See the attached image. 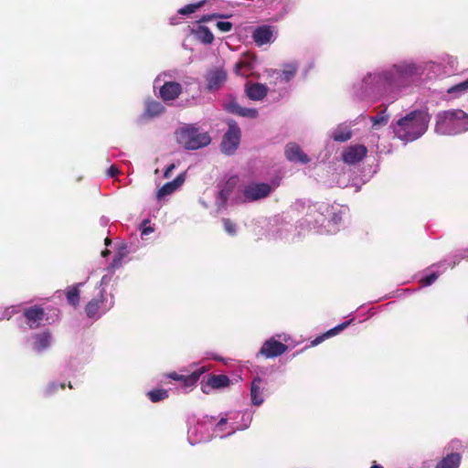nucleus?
Listing matches in <instances>:
<instances>
[{
	"label": "nucleus",
	"mask_w": 468,
	"mask_h": 468,
	"mask_svg": "<svg viewBox=\"0 0 468 468\" xmlns=\"http://www.w3.org/2000/svg\"><path fill=\"white\" fill-rule=\"evenodd\" d=\"M439 65L433 60L419 62L410 57L378 64L362 73L353 84V96L359 101L391 104L412 89L425 69Z\"/></svg>",
	"instance_id": "f257e3e1"
},
{
	"label": "nucleus",
	"mask_w": 468,
	"mask_h": 468,
	"mask_svg": "<svg viewBox=\"0 0 468 468\" xmlns=\"http://www.w3.org/2000/svg\"><path fill=\"white\" fill-rule=\"evenodd\" d=\"M430 121L427 109H416L392 122L390 128L396 138L408 144L420 139L427 132Z\"/></svg>",
	"instance_id": "f03ea898"
},
{
	"label": "nucleus",
	"mask_w": 468,
	"mask_h": 468,
	"mask_svg": "<svg viewBox=\"0 0 468 468\" xmlns=\"http://www.w3.org/2000/svg\"><path fill=\"white\" fill-rule=\"evenodd\" d=\"M175 135L177 144L187 151L205 148L212 142L209 133L197 123L182 124L176 130Z\"/></svg>",
	"instance_id": "7ed1b4c3"
},
{
	"label": "nucleus",
	"mask_w": 468,
	"mask_h": 468,
	"mask_svg": "<svg viewBox=\"0 0 468 468\" xmlns=\"http://www.w3.org/2000/svg\"><path fill=\"white\" fill-rule=\"evenodd\" d=\"M468 131V114L462 110H448L436 115L435 133L456 135Z\"/></svg>",
	"instance_id": "20e7f679"
},
{
	"label": "nucleus",
	"mask_w": 468,
	"mask_h": 468,
	"mask_svg": "<svg viewBox=\"0 0 468 468\" xmlns=\"http://www.w3.org/2000/svg\"><path fill=\"white\" fill-rule=\"evenodd\" d=\"M328 208L329 204L324 202L309 205L304 217L298 221V228L301 230L325 234L326 211H329Z\"/></svg>",
	"instance_id": "39448f33"
},
{
	"label": "nucleus",
	"mask_w": 468,
	"mask_h": 468,
	"mask_svg": "<svg viewBox=\"0 0 468 468\" xmlns=\"http://www.w3.org/2000/svg\"><path fill=\"white\" fill-rule=\"evenodd\" d=\"M187 441L191 445L201 442H207L212 440L214 425V417L204 415L201 418L196 416L189 417L187 420Z\"/></svg>",
	"instance_id": "423d86ee"
},
{
	"label": "nucleus",
	"mask_w": 468,
	"mask_h": 468,
	"mask_svg": "<svg viewBox=\"0 0 468 468\" xmlns=\"http://www.w3.org/2000/svg\"><path fill=\"white\" fill-rule=\"evenodd\" d=\"M166 77L169 79H173L175 77V71H163L160 74H158L154 80V93L165 103L176 101L183 92V85L175 80L164 81L163 85L158 87V83L161 80H163L164 78Z\"/></svg>",
	"instance_id": "0eeeda50"
},
{
	"label": "nucleus",
	"mask_w": 468,
	"mask_h": 468,
	"mask_svg": "<svg viewBox=\"0 0 468 468\" xmlns=\"http://www.w3.org/2000/svg\"><path fill=\"white\" fill-rule=\"evenodd\" d=\"M114 305L113 296L107 294L104 289H101L85 306V314L88 318L97 321Z\"/></svg>",
	"instance_id": "6e6552de"
},
{
	"label": "nucleus",
	"mask_w": 468,
	"mask_h": 468,
	"mask_svg": "<svg viewBox=\"0 0 468 468\" xmlns=\"http://www.w3.org/2000/svg\"><path fill=\"white\" fill-rule=\"evenodd\" d=\"M292 6V0H262V5H260L259 8L267 11L271 21L278 22L289 14Z\"/></svg>",
	"instance_id": "1a4fd4ad"
},
{
	"label": "nucleus",
	"mask_w": 468,
	"mask_h": 468,
	"mask_svg": "<svg viewBox=\"0 0 468 468\" xmlns=\"http://www.w3.org/2000/svg\"><path fill=\"white\" fill-rule=\"evenodd\" d=\"M241 137V131L234 120L228 121V130L223 135L220 150L223 154L230 155L238 149Z\"/></svg>",
	"instance_id": "9d476101"
},
{
	"label": "nucleus",
	"mask_w": 468,
	"mask_h": 468,
	"mask_svg": "<svg viewBox=\"0 0 468 468\" xmlns=\"http://www.w3.org/2000/svg\"><path fill=\"white\" fill-rule=\"evenodd\" d=\"M272 191V187L268 183H250L242 190V196L245 202L257 201L267 197Z\"/></svg>",
	"instance_id": "9b49d317"
},
{
	"label": "nucleus",
	"mask_w": 468,
	"mask_h": 468,
	"mask_svg": "<svg viewBox=\"0 0 468 468\" xmlns=\"http://www.w3.org/2000/svg\"><path fill=\"white\" fill-rule=\"evenodd\" d=\"M213 437L224 439L237 431V427L233 422V418L230 413L222 414L220 419L216 422L214 418V425L212 428Z\"/></svg>",
	"instance_id": "f8f14e48"
},
{
	"label": "nucleus",
	"mask_w": 468,
	"mask_h": 468,
	"mask_svg": "<svg viewBox=\"0 0 468 468\" xmlns=\"http://www.w3.org/2000/svg\"><path fill=\"white\" fill-rule=\"evenodd\" d=\"M228 73L222 67H215L207 71L205 80L207 81L206 90L208 92H215L220 90L227 81Z\"/></svg>",
	"instance_id": "ddd939ff"
},
{
	"label": "nucleus",
	"mask_w": 468,
	"mask_h": 468,
	"mask_svg": "<svg viewBox=\"0 0 468 468\" xmlns=\"http://www.w3.org/2000/svg\"><path fill=\"white\" fill-rule=\"evenodd\" d=\"M326 211L325 234H335L341 227L345 208L338 204L329 205Z\"/></svg>",
	"instance_id": "4468645a"
},
{
	"label": "nucleus",
	"mask_w": 468,
	"mask_h": 468,
	"mask_svg": "<svg viewBox=\"0 0 468 468\" xmlns=\"http://www.w3.org/2000/svg\"><path fill=\"white\" fill-rule=\"evenodd\" d=\"M356 124L355 121L343 122L329 129L326 133L327 137L335 143H346L353 136L352 127Z\"/></svg>",
	"instance_id": "2eb2a0df"
},
{
	"label": "nucleus",
	"mask_w": 468,
	"mask_h": 468,
	"mask_svg": "<svg viewBox=\"0 0 468 468\" xmlns=\"http://www.w3.org/2000/svg\"><path fill=\"white\" fill-rule=\"evenodd\" d=\"M299 69V63L297 61H292L282 65V69H274L271 75V80H275L280 84H284L292 87V80L296 76Z\"/></svg>",
	"instance_id": "dca6fc26"
},
{
	"label": "nucleus",
	"mask_w": 468,
	"mask_h": 468,
	"mask_svg": "<svg viewBox=\"0 0 468 468\" xmlns=\"http://www.w3.org/2000/svg\"><path fill=\"white\" fill-rule=\"evenodd\" d=\"M367 154V148L364 144H352L346 147L341 154L345 164L352 165L362 161Z\"/></svg>",
	"instance_id": "f3484780"
},
{
	"label": "nucleus",
	"mask_w": 468,
	"mask_h": 468,
	"mask_svg": "<svg viewBox=\"0 0 468 468\" xmlns=\"http://www.w3.org/2000/svg\"><path fill=\"white\" fill-rule=\"evenodd\" d=\"M287 349L288 346L285 344L272 336L263 343L258 356L261 355L266 358H273L282 355Z\"/></svg>",
	"instance_id": "a211bd4d"
},
{
	"label": "nucleus",
	"mask_w": 468,
	"mask_h": 468,
	"mask_svg": "<svg viewBox=\"0 0 468 468\" xmlns=\"http://www.w3.org/2000/svg\"><path fill=\"white\" fill-rule=\"evenodd\" d=\"M284 155L291 163L306 165L310 162L309 156L303 151L301 146L294 142H290L285 145Z\"/></svg>",
	"instance_id": "6ab92c4d"
},
{
	"label": "nucleus",
	"mask_w": 468,
	"mask_h": 468,
	"mask_svg": "<svg viewBox=\"0 0 468 468\" xmlns=\"http://www.w3.org/2000/svg\"><path fill=\"white\" fill-rule=\"evenodd\" d=\"M23 315L26 318L27 324L30 329H37L39 327L41 322L45 317V311L39 305H34L28 308H26L23 311Z\"/></svg>",
	"instance_id": "aec40b11"
},
{
	"label": "nucleus",
	"mask_w": 468,
	"mask_h": 468,
	"mask_svg": "<svg viewBox=\"0 0 468 468\" xmlns=\"http://www.w3.org/2000/svg\"><path fill=\"white\" fill-rule=\"evenodd\" d=\"M252 38L258 47L273 42L275 37L272 27L269 25L257 27L252 32Z\"/></svg>",
	"instance_id": "412c9836"
},
{
	"label": "nucleus",
	"mask_w": 468,
	"mask_h": 468,
	"mask_svg": "<svg viewBox=\"0 0 468 468\" xmlns=\"http://www.w3.org/2000/svg\"><path fill=\"white\" fill-rule=\"evenodd\" d=\"M32 349L37 354H41L48 350L52 344V335L49 331L34 334L32 335Z\"/></svg>",
	"instance_id": "4be33fe9"
},
{
	"label": "nucleus",
	"mask_w": 468,
	"mask_h": 468,
	"mask_svg": "<svg viewBox=\"0 0 468 468\" xmlns=\"http://www.w3.org/2000/svg\"><path fill=\"white\" fill-rule=\"evenodd\" d=\"M262 384L263 379L259 376L255 377L250 383V397L253 406L259 407L264 402Z\"/></svg>",
	"instance_id": "5701e85b"
},
{
	"label": "nucleus",
	"mask_w": 468,
	"mask_h": 468,
	"mask_svg": "<svg viewBox=\"0 0 468 468\" xmlns=\"http://www.w3.org/2000/svg\"><path fill=\"white\" fill-rule=\"evenodd\" d=\"M245 92L251 101H261L270 92L269 87L259 82L246 84Z\"/></svg>",
	"instance_id": "b1692460"
},
{
	"label": "nucleus",
	"mask_w": 468,
	"mask_h": 468,
	"mask_svg": "<svg viewBox=\"0 0 468 468\" xmlns=\"http://www.w3.org/2000/svg\"><path fill=\"white\" fill-rule=\"evenodd\" d=\"M462 260H468V248L452 252L444 261L433 264L432 268H441V266H447V268L453 269L456 265H458L461 262Z\"/></svg>",
	"instance_id": "393cba45"
},
{
	"label": "nucleus",
	"mask_w": 468,
	"mask_h": 468,
	"mask_svg": "<svg viewBox=\"0 0 468 468\" xmlns=\"http://www.w3.org/2000/svg\"><path fill=\"white\" fill-rule=\"evenodd\" d=\"M186 180V174H179L174 180L163 185L157 191V198H163L174 193L179 186H181Z\"/></svg>",
	"instance_id": "a878e982"
},
{
	"label": "nucleus",
	"mask_w": 468,
	"mask_h": 468,
	"mask_svg": "<svg viewBox=\"0 0 468 468\" xmlns=\"http://www.w3.org/2000/svg\"><path fill=\"white\" fill-rule=\"evenodd\" d=\"M226 110L233 114L248 117V118H256L258 116V111L254 108H245L241 107L236 101H230L226 105Z\"/></svg>",
	"instance_id": "bb28decb"
},
{
	"label": "nucleus",
	"mask_w": 468,
	"mask_h": 468,
	"mask_svg": "<svg viewBox=\"0 0 468 468\" xmlns=\"http://www.w3.org/2000/svg\"><path fill=\"white\" fill-rule=\"evenodd\" d=\"M165 112V107L161 101L154 99H147L144 102V116L147 118H155Z\"/></svg>",
	"instance_id": "cd10ccee"
},
{
	"label": "nucleus",
	"mask_w": 468,
	"mask_h": 468,
	"mask_svg": "<svg viewBox=\"0 0 468 468\" xmlns=\"http://www.w3.org/2000/svg\"><path fill=\"white\" fill-rule=\"evenodd\" d=\"M232 415L233 422L237 427V431H243L249 428L251 423L253 413L246 410L244 411L230 412Z\"/></svg>",
	"instance_id": "c85d7f7f"
},
{
	"label": "nucleus",
	"mask_w": 468,
	"mask_h": 468,
	"mask_svg": "<svg viewBox=\"0 0 468 468\" xmlns=\"http://www.w3.org/2000/svg\"><path fill=\"white\" fill-rule=\"evenodd\" d=\"M229 383L230 380L226 375H211L207 379V386L203 387L202 390L204 393H207V388L218 389L228 387Z\"/></svg>",
	"instance_id": "c756f323"
},
{
	"label": "nucleus",
	"mask_w": 468,
	"mask_h": 468,
	"mask_svg": "<svg viewBox=\"0 0 468 468\" xmlns=\"http://www.w3.org/2000/svg\"><path fill=\"white\" fill-rule=\"evenodd\" d=\"M462 456L458 452L448 453L441 461H439L435 468H459Z\"/></svg>",
	"instance_id": "7c9ffc66"
},
{
	"label": "nucleus",
	"mask_w": 468,
	"mask_h": 468,
	"mask_svg": "<svg viewBox=\"0 0 468 468\" xmlns=\"http://www.w3.org/2000/svg\"><path fill=\"white\" fill-rule=\"evenodd\" d=\"M447 270V266H441V268H432V265L429 268L428 272L420 279V282L421 286H431L438 277Z\"/></svg>",
	"instance_id": "2f4dec72"
},
{
	"label": "nucleus",
	"mask_w": 468,
	"mask_h": 468,
	"mask_svg": "<svg viewBox=\"0 0 468 468\" xmlns=\"http://www.w3.org/2000/svg\"><path fill=\"white\" fill-rule=\"evenodd\" d=\"M270 84H271V87L269 88L270 92H271V94H273L274 98L277 100L286 97L291 90V86L284 85L282 83L280 84V82H278L275 80H271Z\"/></svg>",
	"instance_id": "473e14b6"
},
{
	"label": "nucleus",
	"mask_w": 468,
	"mask_h": 468,
	"mask_svg": "<svg viewBox=\"0 0 468 468\" xmlns=\"http://www.w3.org/2000/svg\"><path fill=\"white\" fill-rule=\"evenodd\" d=\"M196 37L203 44H211L214 40V35L206 26H198L197 29H193Z\"/></svg>",
	"instance_id": "72a5a7b5"
},
{
	"label": "nucleus",
	"mask_w": 468,
	"mask_h": 468,
	"mask_svg": "<svg viewBox=\"0 0 468 468\" xmlns=\"http://www.w3.org/2000/svg\"><path fill=\"white\" fill-rule=\"evenodd\" d=\"M84 282H79L73 286L68 287L66 296L69 304L76 307L80 303V287L83 286Z\"/></svg>",
	"instance_id": "f704fd0d"
},
{
	"label": "nucleus",
	"mask_w": 468,
	"mask_h": 468,
	"mask_svg": "<svg viewBox=\"0 0 468 468\" xmlns=\"http://www.w3.org/2000/svg\"><path fill=\"white\" fill-rule=\"evenodd\" d=\"M206 2L207 0H201L197 3L186 5L185 6L177 10V15L183 16H190L194 14L196 11H197L199 8H201L206 4Z\"/></svg>",
	"instance_id": "c9c22d12"
},
{
	"label": "nucleus",
	"mask_w": 468,
	"mask_h": 468,
	"mask_svg": "<svg viewBox=\"0 0 468 468\" xmlns=\"http://www.w3.org/2000/svg\"><path fill=\"white\" fill-rule=\"evenodd\" d=\"M388 114L387 109L381 111L378 114L370 117L372 127L378 129V127L385 126L388 122Z\"/></svg>",
	"instance_id": "e433bc0d"
},
{
	"label": "nucleus",
	"mask_w": 468,
	"mask_h": 468,
	"mask_svg": "<svg viewBox=\"0 0 468 468\" xmlns=\"http://www.w3.org/2000/svg\"><path fill=\"white\" fill-rule=\"evenodd\" d=\"M168 396H169L168 390H166L165 388H154V389L148 391V393H147L148 399L154 403L162 401V400L167 399Z\"/></svg>",
	"instance_id": "4c0bfd02"
},
{
	"label": "nucleus",
	"mask_w": 468,
	"mask_h": 468,
	"mask_svg": "<svg viewBox=\"0 0 468 468\" xmlns=\"http://www.w3.org/2000/svg\"><path fill=\"white\" fill-rule=\"evenodd\" d=\"M231 194V189L228 186L223 187L220 189L216 197V205L218 206V209H221L226 206V203Z\"/></svg>",
	"instance_id": "58836bf2"
},
{
	"label": "nucleus",
	"mask_w": 468,
	"mask_h": 468,
	"mask_svg": "<svg viewBox=\"0 0 468 468\" xmlns=\"http://www.w3.org/2000/svg\"><path fill=\"white\" fill-rule=\"evenodd\" d=\"M205 370L195 371L188 376H184L183 380L181 381L186 388H192L197 383L200 376Z\"/></svg>",
	"instance_id": "ea45409f"
},
{
	"label": "nucleus",
	"mask_w": 468,
	"mask_h": 468,
	"mask_svg": "<svg viewBox=\"0 0 468 468\" xmlns=\"http://www.w3.org/2000/svg\"><path fill=\"white\" fill-rule=\"evenodd\" d=\"M441 63L449 68V72L457 70L458 60L457 58L449 54H444L441 57Z\"/></svg>",
	"instance_id": "a19ab883"
},
{
	"label": "nucleus",
	"mask_w": 468,
	"mask_h": 468,
	"mask_svg": "<svg viewBox=\"0 0 468 468\" xmlns=\"http://www.w3.org/2000/svg\"><path fill=\"white\" fill-rule=\"evenodd\" d=\"M65 388V383L58 381H50L43 390V394L46 397L54 395L58 389Z\"/></svg>",
	"instance_id": "79ce46f5"
},
{
	"label": "nucleus",
	"mask_w": 468,
	"mask_h": 468,
	"mask_svg": "<svg viewBox=\"0 0 468 468\" xmlns=\"http://www.w3.org/2000/svg\"><path fill=\"white\" fill-rule=\"evenodd\" d=\"M466 91H468V79L448 89L449 94H453L456 96Z\"/></svg>",
	"instance_id": "37998d69"
},
{
	"label": "nucleus",
	"mask_w": 468,
	"mask_h": 468,
	"mask_svg": "<svg viewBox=\"0 0 468 468\" xmlns=\"http://www.w3.org/2000/svg\"><path fill=\"white\" fill-rule=\"evenodd\" d=\"M353 322V319H350L348 321H345L336 326L329 329L325 332V336H328V338L335 336L338 335L340 332H342L344 329H346L351 323Z\"/></svg>",
	"instance_id": "c03bdc74"
},
{
	"label": "nucleus",
	"mask_w": 468,
	"mask_h": 468,
	"mask_svg": "<svg viewBox=\"0 0 468 468\" xmlns=\"http://www.w3.org/2000/svg\"><path fill=\"white\" fill-rule=\"evenodd\" d=\"M150 224V219L146 218L144 219L141 224L139 225V229L141 231V237L142 239H144L147 235L153 233L154 231V228Z\"/></svg>",
	"instance_id": "a18cd8bd"
},
{
	"label": "nucleus",
	"mask_w": 468,
	"mask_h": 468,
	"mask_svg": "<svg viewBox=\"0 0 468 468\" xmlns=\"http://www.w3.org/2000/svg\"><path fill=\"white\" fill-rule=\"evenodd\" d=\"M223 228L224 230L229 235V236H236L237 235V225L229 218H223Z\"/></svg>",
	"instance_id": "49530a36"
},
{
	"label": "nucleus",
	"mask_w": 468,
	"mask_h": 468,
	"mask_svg": "<svg viewBox=\"0 0 468 468\" xmlns=\"http://www.w3.org/2000/svg\"><path fill=\"white\" fill-rule=\"evenodd\" d=\"M20 307L21 304L11 305L9 307H6L3 314V317H0V320L3 318H6L7 320H9L14 314H17L20 311Z\"/></svg>",
	"instance_id": "de8ad7c7"
},
{
	"label": "nucleus",
	"mask_w": 468,
	"mask_h": 468,
	"mask_svg": "<svg viewBox=\"0 0 468 468\" xmlns=\"http://www.w3.org/2000/svg\"><path fill=\"white\" fill-rule=\"evenodd\" d=\"M123 257H122V254L121 255H118L117 253H115L110 266L108 267V269L113 272L115 270L119 269L122 265V261H123Z\"/></svg>",
	"instance_id": "09e8293b"
},
{
	"label": "nucleus",
	"mask_w": 468,
	"mask_h": 468,
	"mask_svg": "<svg viewBox=\"0 0 468 468\" xmlns=\"http://www.w3.org/2000/svg\"><path fill=\"white\" fill-rule=\"evenodd\" d=\"M132 252H135V250L132 249V247L128 246L126 243H122L118 247L117 251H116V253L118 255L122 254V257H123V258L127 257Z\"/></svg>",
	"instance_id": "8fccbe9b"
},
{
	"label": "nucleus",
	"mask_w": 468,
	"mask_h": 468,
	"mask_svg": "<svg viewBox=\"0 0 468 468\" xmlns=\"http://www.w3.org/2000/svg\"><path fill=\"white\" fill-rule=\"evenodd\" d=\"M218 30L221 32L227 33L231 31L233 25L229 21H218L216 24Z\"/></svg>",
	"instance_id": "3c124183"
},
{
	"label": "nucleus",
	"mask_w": 468,
	"mask_h": 468,
	"mask_svg": "<svg viewBox=\"0 0 468 468\" xmlns=\"http://www.w3.org/2000/svg\"><path fill=\"white\" fill-rule=\"evenodd\" d=\"M111 281H112V276H110V275H103L102 278L101 279L100 284L98 286L99 291L101 289H104L105 290V286L108 285Z\"/></svg>",
	"instance_id": "603ef678"
},
{
	"label": "nucleus",
	"mask_w": 468,
	"mask_h": 468,
	"mask_svg": "<svg viewBox=\"0 0 468 468\" xmlns=\"http://www.w3.org/2000/svg\"><path fill=\"white\" fill-rule=\"evenodd\" d=\"M120 173L119 168L116 165H111L107 170V175L109 177H116Z\"/></svg>",
	"instance_id": "864d4df0"
},
{
	"label": "nucleus",
	"mask_w": 468,
	"mask_h": 468,
	"mask_svg": "<svg viewBox=\"0 0 468 468\" xmlns=\"http://www.w3.org/2000/svg\"><path fill=\"white\" fill-rule=\"evenodd\" d=\"M327 338H328V336H325V333H324V334L316 336L314 340H312L311 346H318L319 344H321L323 341H324Z\"/></svg>",
	"instance_id": "5fc2aeb1"
},
{
	"label": "nucleus",
	"mask_w": 468,
	"mask_h": 468,
	"mask_svg": "<svg viewBox=\"0 0 468 468\" xmlns=\"http://www.w3.org/2000/svg\"><path fill=\"white\" fill-rule=\"evenodd\" d=\"M246 66V62L244 61H238L236 64H235V67H234V71L237 75H243V73L241 72V69L243 67Z\"/></svg>",
	"instance_id": "6e6d98bb"
},
{
	"label": "nucleus",
	"mask_w": 468,
	"mask_h": 468,
	"mask_svg": "<svg viewBox=\"0 0 468 468\" xmlns=\"http://www.w3.org/2000/svg\"><path fill=\"white\" fill-rule=\"evenodd\" d=\"M166 377L170 379L176 380V381H182L184 378V375H180L176 372H171L166 375Z\"/></svg>",
	"instance_id": "4d7b16f0"
},
{
	"label": "nucleus",
	"mask_w": 468,
	"mask_h": 468,
	"mask_svg": "<svg viewBox=\"0 0 468 468\" xmlns=\"http://www.w3.org/2000/svg\"><path fill=\"white\" fill-rule=\"evenodd\" d=\"M175 168H176V165H175V164H171V165H169L165 168V172H164V177H165V178H169V177L171 176V174H172V172H173V170H174Z\"/></svg>",
	"instance_id": "13d9d810"
},
{
	"label": "nucleus",
	"mask_w": 468,
	"mask_h": 468,
	"mask_svg": "<svg viewBox=\"0 0 468 468\" xmlns=\"http://www.w3.org/2000/svg\"><path fill=\"white\" fill-rule=\"evenodd\" d=\"M180 15H175L169 18V24L172 26H176L181 23V19L179 17Z\"/></svg>",
	"instance_id": "bf43d9fd"
},
{
	"label": "nucleus",
	"mask_w": 468,
	"mask_h": 468,
	"mask_svg": "<svg viewBox=\"0 0 468 468\" xmlns=\"http://www.w3.org/2000/svg\"><path fill=\"white\" fill-rule=\"evenodd\" d=\"M210 15V17L213 19H216V18H227L229 17V16L227 15H223V14H220V13H213V14H209Z\"/></svg>",
	"instance_id": "052dcab7"
},
{
	"label": "nucleus",
	"mask_w": 468,
	"mask_h": 468,
	"mask_svg": "<svg viewBox=\"0 0 468 468\" xmlns=\"http://www.w3.org/2000/svg\"><path fill=\"white\" fill-rule=\"evenodd\" d=\"M314 68V62H310L306 65L305 69L303 71V77L305 78L310 69Z\"/></svg>",
	"instance_id": "680f3d73"
},
{
	"label": "nucleus",
	"mask_w": 468,
	"mask_h": 468,
	"mask_svg": "<svg viewBox=\"0 0 468 468\" xmlns=\"http://www.w3.org/2000/svg\"><path fill=\"white\" fill-rule=\"evenodd\" d=\"M211 20H212V18L210 17V15L207 14V15H204V16H201V18L199 19V22L200 23H207V22H209Z\"/></svg>",
	"instance_id": "e2e57ef3"
},
{
	"label": "nucleus",
	"mask_w": 468,
	"mask_h": 468,
	"mask_svg": "<svg viewBox=\"0 0 468 468\" xmlns=\"http://www.w3.org/2000/svg\"><path fill=\"white\" fill-rule=\"evenodd\" d=\"M100 223L101 226H107L109 224V218L102 216L101 218H100Z\"/></svg>",
	"instance_id": "0e129e2a"
},
{
	"label": "nucleus",
	"mask_w": 468,
	"mask_h": 468,
	"mask_svg": "<svg viewBox=\"0 0 468 468\" xmlns=\"http://www.w3.org/2000/svg\"><path fill=\"white\" fill-rule=\"evenodd\" d=\"M110 253H111V252H110V250H102V251H101V256H102L103 258H105V257H108V256L110 255Z\"/></svg>",
	"instance_id": "69168bd1"
},
{
	"label": "nucleus",
	"mask_w": 468,
	"mask_h": 468,
	"mask_svg": "<svg viewBox=\"0 0 468 468\" xmlns=\"http://www.w3.org/2000/svg\"><path fill=\"white\" fill-rule=\"evenodd\" d=\"M250 1L253 2L255 5H257L258 7L260 5H262V0H250Z\"/></svg>",
	"instance_id": "338daca9"
},
{
	"label": "nucleus",
	"mask_w": 468,
	"mask_h": 468,
	"mask_svg": "<svg viewBox=\"0 0 468 468\" xmlns=\"http://www.w3.org/2000/svg\"><path fill=\"white\" fill-rule=\"evenodd\" d=\"M370 468H384V467H383L382 465L378 464V463H376L374 462V463L371 465V467H370Z\"/></svg>",
	"instance_id": "774afa93"
}]
</instances>
